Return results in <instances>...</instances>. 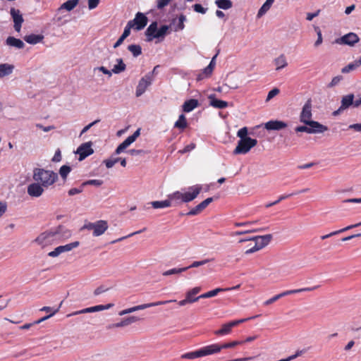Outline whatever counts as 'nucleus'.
<instances>
[{
  "instance_id": "423d86ee",
  "label": "nucleus",
  "mask_w": 361,
  "mask_h": 361,
  "mask_svg": "<svg viewBox=\"0 0 361 361\" xmlns=\"http://www.w3.org/2000/svg\"><path fill=\"white\" fill-rule=\"evenodd\" d=\"M257 316L248 317L245 319H241L238 320H233L228 323L224 324L222 325L221 328L219 330L214 331V334L217 336H224L228 335L231 332L232 328L236 326L238 324H240L246 321H248L251 319L255 318Z\"/></svg>"
},
{
  "instance_id": "1a4fd4ad",
  "label": "nucleus",
  "mask_w": 361,
  "mask_h": 361,
  "mask_svg": "<svg viewBox=\"0 0 361 361\" xmlns=\"http://www.w3.org/2000/svg\"><path fill=\"white\" fill-rule=\"evenodd\" d=\"M148 19L142 13L138 12L136 13L133 20L128 21L133 27L137 30L143 29L147 24Z\"/></svg>"
},
{
  "instance_id": "20e7f679",
  "label": "nucleus",
  "mask_w": 361,
  "mask_h": 361,
  "mask_svg": "<svg viewBox=\"0 0 361 361\" xmlns=\"http://www.w3.org/2000/svg\"><path fill=\"white\" fill-rule=\"evenodd\" d=\"M176 302V300H170L158 301V302H150V303L139 305H137V306H134V307H132L123 310L121 311L118 313V314L120 316H123V315H125V314H130V313L134 312L135 311L142 310H145L146 308H149V307H155V306H158V305H165V304H167V303H169V302Z\"/></svg>"
},
{
  "instance_id": "f257e3e1",
  "label": "nucleus",
  "mask_w": 361,
  "mask_h": 361,
  "mask_svg": "<svg viewBox=\"0 0 361 361\" xmlns=\"http://www.w3.org/2000/svg\"><path fill=\"white\" fill-rule=\"evenodd\" d=\"M32 179L48 188L58 180V174L53 171L35 168L33 170Z\"/></svg>"
},
{
  "instance_id": "bf43d9fd",
  "label": "nucleus",
  "mask_w": 361,
  "mask_h": 361,
  "mask_svg": "<svg viewBox=\"0 0 361 361\" xmlns=\"http://www.w3.org/2000/svg\"><path fill=\"white\" fill-rule=\"evenodd\" d=\"M315 30L317 34V39L314 42V46L318 47L322 43V32L319 27H316Z\"/></svg>"
},
{
  "instance_id": "f3484780",
  "label": "nucleus",
  "mask_w": 361,
  "mask_h": 361,
  "mask_svg": "<svg viewBox=\"0 0 361 361\" xmlns=\"http://www.w3.org/2000/svg\"><path fill=\"white\" fill-rule=\"evenodd\" d=\"M360 40L359 37L353 32H350L336 39V42L349 46H353Z\"/></svg>"
},
{
  "instance_id": "ea45409f",
  "label": "nucleus",
  "mask_w": 361,
  "mask_h": 361,
  "mask_svg": "<svg viewBox=\"0 0 361 361\" xmlns=\"http://www.w3.org/2000/svg\"><path fill=\"white\" fill-rule=\"evenodd\" d=\"M201 290V288L200 287H195L193 288H192L191 290H188L187 293H186V297L190 300H195V302L197 301L199 299H200V298H199V296L197 297H194V295H197V293H199Z\"/></svg>"
},
{
  "instance_id": "9d476101",
  "label": "nucleus",
  "mask_w": 361,
  "mask_h": 361,
  "mask_svg": "<svg viewBox=\"0 0 361 361\" xmlns=\"http://www.w3.org/2000/svg\"><path fill=\"white\" fill-rule=\"evenodd\" d=\"M188 192H182L183 203H187L195 200L200 193L202 186L199 185L191 186L188 188Z\"/></svg>"
},
{
  "instance_id": "58836bf2",
  "label": "nucleus",
  "mask_w": 361,
  "mask_h": 361,
  "mask_svg": "<svg viewBox=\"0 0 361 361\" xmlns=\"http://www.w3.org/2000/svg\"><path fill=\"white\" fill-rule=\"evenodd\" d=\"M215 4L219 8L224 10L229 9L233 6L231 0H216Z\"/></svg>"
},
{
  "instance_id": "7c9ffc66",
  "label": "nucleus",
  "mask_w": 361,
  "mask_h": 361,
  "mask_svg": "<svg viewBox=\"0 0 361 361\" xmlns=\"http://www.w3.org/2000/svg\"><path fill=\"white\" fill-rule=\"evenodd\" d=\"M14 66L8 63L0 64V78L8 75L12 73Z\"/></svg>"
},
{
  "instance_id": "a878e982",
  "label": "nucleus",
  "mask_w": 361,
  "mask_h": 361,
  "mask_svg": "<svg viewBox=\"0 0 361 361\" xmlns=\"http://www.w3.org/2000/svg\"><path fill=\"white\" fill-rule=\"evenodd\" d=\"M209 104L216 109H225L228 106V104L227 102L220 100L218 99H216L215 96L214 94H212L209 97Z\"/></svg>"
},
{
  "instance_id": "69168bd1",
  "label": "nucleus",
  "mask_w": 361,
  "mask_h": 361,
  "mask_svg": "<svg viewBox=\"0 0 361 361\" xmlns=\"http://www.w3.org/2000/svg\"><path fill=\"white\" fill-rule=\"evenodd\" d=\"M279 93V90L278 88H274L271 91L269 92L267 101L271 99L273 97L276 96Z\"/></svg>"
},
{
  "instance_id": "37998d69",
  "label": "nucleus",
  "mask_w": 361,
  "mask_h": 361,
  "mask_svg": "<svg viewBox=\"0 0 361 361\" xmlns=\"http://www.w3.org/2000/svg\"><path fill=\"white\" fill-rule=\"evenodd\" d=\"M174 126L180 129H184L187 127L186 118L183 114L179 116L178 120L175 123Z\"/></svg>"
},
{
  "instance_id": "f704fd0d",
  "label": "nucleus",
  "mask_w": 361,
  "mask_h": 361,
  "mask_svg": "<svg viewBox=\"0 0 361 361\" xmlns=\"http://www.w3.org/2000/svg\"><path fill=\"white\" fill-rule=\"evenodd\" d=\"M116 62H117V64L114 66V68H113L111 72L115 74H118V73H121V72H123L126 70V66L124 63L122 59H117Z\"/></svg>"
},
{
  "instance_id": "de8ad7c7",
  "label": "nucleus",
  "mask_w": 361,
  "mask_h": 361,
  "mask_svg": "<svg viewBox=\"0 0 361 361\" xmlns=\"http://www.w3.org/2000/svg\"><path fill=\"white\" fill-rule=\"evenodd\" d=\"M71 168L69 166L63 165L59 169V173L63 179H66L68 173L71 172Z\"/></svg>"
},
{
  "instance_id": "c85d7f7f",
  "label": "nucleus",
  "mask_w": 361,
  "mask_h": 361,
  "mask_svg": "<svg viewBox=\"0 0 361 361\" xmlns=\"http://www.w3.org/2000/svg\"><path fill=\"white\" fill-rule=\"evenodd\" d=\"M168 197L169 200H171V205L172 204V202H173L175 205L183 203L182 192L176 191L169 195Z\"/></svg>"
},
{
  "instance_id": "09e8293b",
  "label": "nucleus",
  "mask_w": 361,
  "mask_h": 361,
  "mask_svg": "<svg viewBox=\"0 0 361 361\" xmlns=\"http://www.w3.org/2000/svg\"><path fill=\"white\" fill-rule=\"evenodd\" d=\"M212 260V259H203L202 261H195L190 266L186 267L185 268H188V269H189L190 268H196V267H198L200 266L204 265V264H207L208 262H209Z\"/></svg>"
},
{
  "instance_id": "603ef678",
  "label": "nucleus",
  "mask_w": 361,
  "mask_h": 361,
  "mask_svg": "<svg viewBox=\"0 0 361 361\" xmlns=\"http://www.w3.org/2000/svg\"><path fill=\"white\" fill-rule=\"evenodd\" d=\"M120 159H121L120 157H116V158H112L111 157V159H105L104 161V163L105 164L106 166L108 169H110V168H112L114 166L115 164L118 162Z\"/></svg>"
},
{
  "instance_id": "b1692460",
  "label": "nucleus",
  "mask_w": 361,
  "mask_h": 361,
  "mask_svg": "<svg viewBox=\"0 0 361 361\" xmlns=\"http://www.w3.org/2000/svg\"><path fill=\"white\" fill-rule=\"evenodd\" d=\"M354 97H355L353 94H349L343 96L341 99V104L338 109V111H344L345 109L349 108L350 106H353Z\"/></svg>"
},
{
  "instance_id": "79ce46f5",
  "label": "nucleus",
  "mask_w": 361,
  "mask_h": 361,
  "mask_svg": "<svg viewBox=\"0 0 361 361\" xmlns=\"http://www.w3.org/2000/svg\"><path fill=\"white\" fill-rule=\"evenodd\" d=\"M128 49L133 54V56L137 57L142 54V48L137 44H130Z\"/></svg>"
},
{
  "instance_id": "6ab92c4d",
  "label": "nucleus",
  "mask_w": 361,
  "mask_h": 361,
  "mask_svg": "<svg viewBox=\"0 0 361 361\" xmlns=\"http://www.w3.org/2000/svg\"><path fill=\"white\" fill-rule=\"evenodd\" d=\"M141 319L136 316H130L126 318H124L123 320H121L120 322L113 324L109 326V329L111 328H120V327H124L127 326L128 325H130L133 323H135L138 321H140Z\"/></svg>"
},
{
  "instance_id": "0eeeda50",
  "label": "nucleus",
  "mask_w": 361,
  "mask_h": 361,
  "mask_svg": "<svg viewBox=\"0 0 361 361\" xmlns=\"http://www.w3.org/2000/svg\"><path fill=\"white\" fill-rule=\"evenodd\" d=\"M152 80L153 78L151 73H148L140 80L135 92L137 97L144 94L147 88L152 85Z\"/></svg>"
},
{
  "instance_id": "e433bc0d",
  "label": "nucleus",
  "mask_w": 361,
  "mask_h": 361,
  "mask_svg": "<svg viewBox=\"0 0 361 361\" xmlns=\"http://www.w3.org/2000/svg\"><path fill=\"white\" fill-rule=\"evenodd\" d=\"M360 66V61L355 60L353 62L350 63L349 64H348L347 66L343 67L341 69V73H348L357 69Z\"/></svg>"
},
{
  "instance_id": "a211bd4d",
  "label": "nucleus",
  "mask_w": 361,
  "mask_h": 361,
  "mask_svg": "<svg viewBox=\"0 0 361 361\" xmlns=\"http://www.w3.org/2000/svg\"><path fill=\"white\" fill-rule=\"evenodd\" d=\"M214 201L213 197H208L187 213L188 216H195L203 211L211 202Z\"/></svg>"
},
{
  "instance_id": "f8f14e48",
  "label": "nucleus",
  "mask_w": 361,
  "mask_h": 361,
  "mask_svg": "<svg viewBox=\"0 0 361 361\" xmlns=\"http://www.w3.org/2000/svg\"><path fill=\"white\" fill-rule=\"evenodd\" d=\"M78 241H75L65 245H61L56 247L53 251L49 252L48 255L51 257H58L60 254L66 252H69L73 248L77 247L79 245Z\"/></svg>"
},
{
  "instance_id": "338daca9",
  "label": "nucleus",
  "mask_w": 361,
  "mask_h": 361,
  "mask_svg": "<svg viewBox=\"0 0 361 361\" xmlns=\"http://www.w3.org/2000/svg\"><path fill=\"white\" fill-rule=\"evenodd\" d=\"M193 9L197 13H200L202 14L205 13L207 11V8H203L202 6V5H200L199 4H196L193 5Z\"/></svg>"
},
{
  "instance_id": "a18cd8bd",
  "label": "nucleus",
  "mask_w": 361,
  "mask_h": 361,
  "mask_svg": "<svg viewBox=\"0 0 361 361\" xmlns=\"http://www.w3.org/2000/svg\"><path fill=\"white\" fill-rule=\"evenodd\" d=\"M169 29V27L168 25H162L161 27L157 30V32L156 35L154 36L156 38L159 39L160 37L164 38L165 35H166L168 30Z\"/></svg>"
},
{
  "instance_id": "c03bdc74",
  "label": "nucleus",
  "mask_w": 361,
  "mask_h": 361,
  "mask_svg": "<svg viewBox=\"0 0 361 361\" xmlns=\"http://www.w3.org/2000/svg\"><path fill=\"white\" fill-rule=\"evenodd\" d=\"M188 270V268H173L163 272L162 275L168 276L172 274H178Z\"/></svg>"
},
{
  "instance_id": "4be33fe9",
  "label": "nucleus",
  "mask_w": 361,
  "mask_h": 361,
  "mask_svg": "<svg viewBox=\"0 0 361 361\" xmlns=\"http://www.w3.org/2000/svg\"><path fill=\"white\" fill-rule=\"evenodd\" d=\"M108 228V223L106 221L99 220L95 222L93 235L99 236L104 233Z\"/></svg>"
},
{
  "instance_id": "e2e57ef3",
  "label": "nucleus",
  "mask_w": 361,
  "mask_h": 361,
  "mask_svg": "<svg viewBox=\"0 0 361 361\" xmlns=\"http://www.w3.org/2000/svg\"><path fill=\"white\" fill-rule=\"evenodd\" d=\"M212 73V70H211L210 67L207 66L204 70L202 74H200L197 77V80H202L203 78L202 75L204 74L206 77L209 76Z\"/></svg>"
},
{
  "instance_id": "49530a36",
  "label": "nucleus",
  "mask_w": 361,
  "mask_h": 361,
  "mask_svg": "<svg viewBox=\"0 0 361 361\" xmlns=\"http://www.w3.org/2000/svg\"><path fill=\"white\" fill-rule=\"evenodd\" d=\"M318 286H314L310 288H303L300 289H295V290H286V295H289L294 293H301V292H305V291H312L315 290Z\"/></svg>"
},
{
  "instance_id": "6e6552de",
  "label": "nucleus",
  "mask_w": 361,
  "mask_h": 361,
  "mask_svg": "<svg viewBox=\"0 0 361 361\" xmlns=\"http://www.w3.org/2000/svg\"><path fill=\"white\" fill-rule=\"evenodd\" d=\"M92 142H87L81 144L77 149L76 154L79 155V160L82 161L88 156L94 153V150L92 148Z\"/></svg>"
},
{
  "instance_id": "473e14b6",
  "label": "nucleus",
  "mask_w": 361,
  "mask_h": 361,
  "mask_svg": "<svg viewBox=\"0 0 361 361\" xmlns=\"http://www.w3.org/2000/svg\"><path fill=\"white\" fill-rule=\"evenodd\" d=\"M274 63L276 66V70L279 71L281 68L287 66L288 63L286 61V56L283 54L280 55L279 57L274 60Z\"/></svg>"
},
{
  "instance_id": "680f3d73",
  "label": "nucleus",
  "mask_w": 361,
  "mask_h": 361,
  "mask_svg": "<svg viewBox=\"0 0 361 361\" xmlns=\"http://www.w3.org/2000/svg\"><path fill=\"white\" fill-rule=\"evenodd\" d=\"M83 187L82 185L79 188H71L68 190V193L70 196L75 195L76 194H79L83 191Z\"/></svg>"
},
{
  "instance_id": "4468645a",
  "label": "nucleus",
  "mask_w": 361,
  "mask_h": 361,
  "mask_svg": "<svg viewBox=\"0 0 361 361\" xmlns=\"http://www.w3.org/2000/svg\"><path fill=\"white\" fill-rule=\"evenodd\" d=\"M44 188V186L35 181L27 186V194L32 197H39L43 194Z\"/></svg>"
},
{
  "instance_id": "393cba45",
  "label": "nucleus",
  "mask_w": 361,
  "mask_h": 361,
  "mask_svg": "<svg viewBox=\"0 0 361 361\" xmlns=\"http://www.w3.org/2000/svg\"><path fill=\"white\" fill-rule=\"evenodd\" d=\"M55 233H56V238L58 241L61 239H66L71 236V232L70 230L67 229L63 226H59L56 228L54 229Z\"/></svg>"
},
{
  "instance_id": "5fc2aeb1",
  "label": "nucleus",
  "mask_w": 361,
  "mask_h": 361,
  "mask_svg": "<svg viewBox=\"0 0 361 361\" xmlns=\"http://www.w3.org/2000/svg\"><path fill=\"white\" fill-rule=\"evenodd\" d=\"M247 128L246 127H243L240 128L238 133L237 136L240 137V140H244L245 138H250V137L247 136Z\"/></svg>"
},
{
  "instance_id": "cd10ccee",
  "label": "nucleus",
  "mask_w": 361,
  "mask_h": 361,
  "mask_svg": "<svg viewBox=\"0 0 361 361\" xmlns=\"http://www.w3.org/2000/svg\"><path fill=\"white\" fill-rule=\"evenodd\" d=\"M157 32V23L153 22L152 23L149 27L147 28L145 31V35L147 36V41L151 42L153 39L156 38L154 37Z\"/></svg>"
},
{
  "instance_id": "dca6fc26",
  "label": "nucleus",
  "mask_w": 361,
  "mask_h": 361,
  "mask_svg": "<svg viewBox=\"0 0 361 361\" xmlns=\"http://www.w3.org/2000/svg\"><path fill=\"white\" fill-rule=\"evenodd\" d=\"M11 16L14 23V29L17 32H20L21 29L22 23L24 20L20 11L18 9L12 8L10 11Z\"/></svg>"
},
{
  "instance_id": "9b49d317",
  "label": "nucleus",
  "mask_w": 361,
  "mask_h": 361,
  "mask_svg": "<svg viewBox=\"0 0 361 361\" xmlns=\"http://www.w3.org/2000/svg\"><path fill=\"white\" fill-rule=\"evenodd\" d=\"M312 101L309 99L304 104L300 116V122L305 125L312 121Z\"/></svg>"
},
{
  "instance_id": "8fccbe9b",
  "label": "nucleus",
  "mask_w": 361,
  "mask_h": 361,
  "mask_svg": "<svg viewBox=\"0 0 361 361\" xmlns=\"http://www.w3.org/2000/svg\"><path fill=\"white\" fill-rule=\"evenodd\" d=\"M132 156H140L144 157L145 155L148 154V151L144 149H130L127 152Z\"/></svg>"
},
{
  "instance_id": "39448f33",
  "label": "nucleus",
  "mask_w": 361,
  "mask_h": 361,
  "mask_svg": "<svg viewBox=\"0 0 361 361\" xmlns=\"http://www.w3.org/2000/svg\"><path fill=\"white\" fill-rule=\"evenodd\" d=\"M56 235V233H55L54 229L47 231L38 235L35 241L39 245L46 246L58 241Z\"/></svg>"
},
{
  "instance_id": "13d9d810",
  "label": "nucleus",
  "mask_w": 361,
  "mask_h": 361,
  "mask_svg": "<svg viewBox=\"0 0 361 361\" xmlns=\"http://www.w3.org/2000/svg\"><path fill=\"white\" fill-rule=\"evenodd\" d=\"M305 353V350H297L294 355H292L287 358L283 359L284 361H291L298 357L302 355Z\"/></svg>"
},
{
  "instance_id": "4c0bfd02",
  "label": "nucleus",
  "mask_w": 361,
  "mask_h": 361,
  "mask_svg": "<svg viewBox=\"0 0 361 361\" xmlns=\"http://www.w3.org/2000/svg\"><path fill=\"white\" fill-rule=\"evenodd\" d=\"M151 204L154 209L169 207L171 206V200L168 198L164 201H154L152 202Z\"/></svg>"
},
{
  "instance_id": "4d7b16f0",
  "label": "nucleus",
  "mask_w": 361,
  "mask_h": 361,
  "mask_svg": "<svg viewBox=\"0 0 361 361\" xmlns=\"http://www.w3.org/2000/svg\"><path fill=\"white\" fill-rule=\"evenodd\" d=\"M243 342H241V341H233L231 343L219 345V346H220L221 350L222 349L233 348V347L236 346L237 345L243 344Z\"/></svg>"
},
{
  "instance_id": "bb28decb",
  "label": "nucleus",
  "mask_w": 361,
  "mask_h": 361,
  "mask_svg": "<svg viewBox=\"0 0 361 361\" xmlns=\"http://www.w3.org/2000/svg\"><path fill=\"white\" fill-rule=\"evenodd\" d=\"M135 141L131 135L128 136L123 142H121L116 149L114 154H120L124 149Z\"/></svg>"
},
{
  "instance_id": "412c9836",
  "label": "nucleus",
  "mask_w": 361,
  "mask_h": 361,
  "mask_svg": "<svg viewBox=\"0 0 361 361\" xmlns=\"http://www.w3.org/2000/svg\"><path fill=\"white\" fill-rule=\"evenodd\" d=\"M287 123L282 121H269L264 124L268 130H280L287 127Z\"/></svg>"
},
{
  "instance_id": "c9c22d12",
  "label": "nucleus",
  "mask_w": 361,
  "mask_h": 361,
  "mask_svg": "<svg viewBox=\"0 0 361 361\" xmlns=\"http://www.w3.org/2000/svg\"><path fill=\"white\" fill-rule=\"evenodd\" d=\"M274 1V0H267L258 11L257 17L260 18L264 16L270 9Z\"/></svg>"
},
{
  "instance_id": "5701e85b",
  "label": "nucleus",
  "mask_w": 361,
  "mask_h": 361,
  "mask_svg": "<svg viewBox=\"0 0 361 361\" xmlns=\"http://www.w3.org/2000/svg\"><path fill=\"white\" fill-rule=\"evenodd\" d=\"M5 43L7 46L15 47L18 49H21L25 47V43L21 39L11 36L7 37Z\"/></svg>"
},
{
  "instance_id": "72a5a7b5",
  "label": "nucleus",
  "mask_w": 361,
  "mask_h": 361,
  "mask_svg": "<svg viewBox=\"0 0 361 361\" xmlns=\"http://www.w3.org/2000/svg\"><path fill=\"white\" fill-rule=\"evenodd\" d=\"M79 3V0H68L59 8V11L65 9L68 11H72Z\"/></svg>"
},
{
  "instance_id": "7ed1b4c3",
  "label": "nucleus",
  "mask_w": 361,
  "mask_h": 361,
  "mask_svg": "<svg viewBox=\"0 0 361 361\" xmlns=\"http://www.w3.org/2000/svg\"><path fill=\"white\" fill-rule=\"evenodd\" d=\"M257 144V140L252 138L239 140L238 145L233 150L234 154H245Z\"/></svg>"
},
{
  "instance_id": "0e129e2a",
  "label": "nucleus",
  "mask_w": 361,
  "mask_h": 361,
  "mask_svg": "<svg viewBox=\"0 0 361 361\" xmlns=\"http://www.w3.org/2000/svg\"><path fill=\"white\" fill-rule=\"evenodd\" d=\"M99 121H100V120L97 119V120H95L94 121L89 123L87 126H85L83 128V129L81 130L80 136H81L82 134L85 133L87 130H90V128L91 127H92L93 126H94L96 123H97Z\"/></svg>"
},
{
  "instance_id": "3c124183",
  "label": "nucleus",
  "mask_w": 361,
  "mask_h": 361,
  "mask_svg": "<svg viewBox=\"0 0 361 361\" xmlns=\"http://www.w3.org/2000/svg\"><path fill=\"white\" fill-rule=\"evenodd\" d=\"M62 305V302L60 303L59 305V307L56 309H54V310L51 312V314H49V315H47V316H44V317L38 319L37 321L35 322L33 324H40L41 322L48 319L49 318L51 317L52 316H54L56 313H57L59 310V308L61 307Z\"/></svg>"
},
{
  "instance_id": "f03ea898",
  "label": "nucleus",
  "mask_w": 361,
  "mask_h": 361,
  "mask_svg": "<svg viewBox=\"0 0 361 361\" xmlns=\"http://www.w3.org/2000/svg\"><path fill=\"white\" fill-rule=\"evenodd\" d=\"M220 351L221 348L219 346V344H212L200 348L195 351L184 353L180 356V358L194 360L198 357L216 354L219 353Z\"/></svg>"
},
{
  "instance_id": "ddd939ff",
  "label": "nucleus",
  "mask_w": 361,
  "mask_h": 361,
  "mask_svg": "<svg viewBox=\"0 0 361 361\" xmlns=\"http://www.w3.org/2000/svg\"><path fill=\"white\" fill-rule=\"evenodd\" d=\"M111 306H112L111 304H108L106 305H96L94 307H87V308L82 309L81 310H78V311H75L72 313H70L67 315V317H72V316H75V315H78V314H80L92 313V312H94L102 311V310H107L109 307H111Z\"/></svg>"
},
{
  "instance_id": "864d4df0",
  "label": "nucleus",
  "mask_w": 361,
  "mask_h": 361,
  "mask_svg": "<svg viewBox=\"0 0 361 361\" xmlns=\"http://www.w3.org/2000/svg\"><path fill=\"white\" fill-rule=\"evenodd\" d=\"M250 243L248 245V248L245 252L246 255H250V254H252L253 252H255L259 250L258 247H257V245L255 244V242H253V241H250Z\"/></svg>"
},
{
  "instance_id": "2eb2a0df",
  "label": "nucleus",
  "mask_w": 361,
  "mask_h": 361,
  "mask_svg": "<svg viewBox=\"0 0 361 361\" xmlns=\"http://www.w3.org/2000/svg\"><path fill=\"white\" fill-rule=\"evenodd\" d=\"M272 235L267 234L264 235H257L252 238H250V240L253 241L258 247L259 250H261L266 247L271 240Z\"/></svg>"
},
{
  "instance_id": "774afa93",
  "label": "nucleus",
  "mask_w": 361,
  "mask_h": 361,
  "mask_svg": "<svg viewBox=\"0 0 361 361\" xmlns=\"http://www.w3.org/2000/svg\"><path fill=\"white\" fill-rule=\"evenodd\" d=\"M186 18L184 15H180L178 18V24L177 25V28L178 30H183L184 28V21H185Z\"/></svg>"
},
{
  "instance_id": "aec40b11",
  "label": "nucleus",
  "mask_w": 361,
  "mask_h": 361,
  "mask_svg": "<svg viewBox=\"0 0 361 361\" xmlns=\"http://www.w3.org/2000/svg\"><path fill=\"white\" fill-rule=\"evenodd\" d=\"M309 126L310 134L322 133L328 130V128L317 121H312L306 124Z\"/></svg>"
},
{
  "instance_id": "052dcab7",
  "label": "nucleus",
  "mask_w": 361,
  "mask_h": 361,
  "mask_svg": "<svg viewBox=\"0 0 361 361\" xmlns=\"http://www.w3.org/2000/svg\"><path fill=\"white\" fill-rule=\"evenodd\" d=\"M131 28H133V26H132V25H130V23H129L128 22V23H127V25H126V27L124 28L123 32V34L121 35V36H122L123 38H125V39H126V37H128L130 35V29H131Z\"/></svg>"
},
{
  "instance_id": "c756f323",
  "label": "nucleus",
  "mask_w": 361,
  "mask_h": 361,
  "mask_svg": "<svg viewBox=\"0 0 361 361\" xmlns=\"http://www.w3.org/2000/svg\"><path fill=\"white\" fill-rule=\"evenodd\" d=\"M199 104V102L195 99H190L184 102L183 105V110L185 112H190L196 108Z\"/></svg>"
},
{
  "instance_id": "2f4dec72",
  "label": "nucleus",
  "mask_w": 361,
  "mask_h": 361,
  "mask_svg": "<svg viewBox=\"0 0 361 361\" xmlns=\"http://www.w3.org/2000/svg\"><path fill=\"white\" fill-rule=\"evenodd\" d=\"M43 39L44 37L42 35L31 34L24 37L25 41L30 44H36L42 42Z\"/></svg>"
},
{
  "instance_id": "6e6d98bb",
  "label": "nucleus",
  "mask_w": 361,
  "mask_h": 361,
  "mask_svg": "<svg viewBox=\"0 0 361 361\" xmlns=\"http://www.w3.org/2000/svg\"><path fill=\"white\" fill-rule=\"evenodd\" d=\"M103 184V180L99 179L89 180L82 183V186L92 185L95 186H100Z\"/></svg>"
},
{
  "instance_id": "a19ab883",
  "label": "nucleus",
  "mask_w": 361,
  "mask_h": 361,
  "mask_svg": "<svg viewBox=\"0 0 361 361\" xmlns=\"http://www.w3.org/2000/svg\"><path fill=\"white\" fill-rule=\"evenodd\" d=\"M224 291V288H217L216 289H214L212 290H210L209 292H207L205 293H203L200 295H199V298H209L212 297L216 296L219 293Z\"/></svg>"
}]
</instances>
